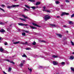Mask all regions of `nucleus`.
<instances>
[{
    "mask_svg": "<svg viewBox=\"0 0 74 74\" xmlns=\"http://www.w3.org/2000/svg\"><path fill=\"white\" fill-rule=\"evenodd\" d=\"M19 6V5H13L11 6H8L7 7V8H8V9H11L12 8H15V7H17Z\"/></svg>",
    "mask_w": 74,
    "mask_h": 74,
    "instance_id": "1",
    "label": "nucleus"
},
{
    "mask_svg": "<svg viewBox=\"0 0 74 74\" xmlns=\"http://www.w3.org/2000/svg\"><path fill=\"white\" fill-rule=\"evenodd\" d=\"M51 18L50 17V16L47 15L45 16V17L44 18V19L45 20V21H47V20H48V19H49Z\"/></svg>",
    "mask_w": 74,
    "mask_h": 74,
    "instance_id": "2",
    "label": "nucleus"
},
{
    "mask_svg": "<svg viewBox=\"0 0 74 74\" xmlns=\"http://www.w3.org/2000/svg\"><path fill=\"white\" fill-rule=\"evenodd\" d=\"M69 15V13H66V12H62V14H61V16H63L64 15Z\"/></svg>",
    "mask_w": 74,
    "mask_h": 74,
    "instance_id": "3",
    "label": "nucleus"
},
{
    "mask_svg": "<svg viewBox=\"0 0 74 74\" xmlns=\"http://www.w3.org/2000/svg\"><path fill=\"white\" fill-rule=\"evenodd\" d=\"M53 65L55 66H56V65H58V62L57 61H53Z\"/></svg>",
    "mask_w": 74,
    "mask_h": 74,
    "instance_id": "4",
    "label": "nucleus"
},
{
    "mask_svg": "<svg viewBox=\"0 0 74 74\" xmlns=\"http://www.w3.org/2000/svg\"><path fill=\"white\" fill-rule=\"evenodd\" d=\"M6 60L8 62H10V63H12L13 64H15V62H14L10 61L8 59H6Z\"/></svg>",
    "mask_w": 74,
    "mask_h": 74,
    "instance_id": "5",
    "label": "nucleus"
},
{
    "mask_svg": "<svg viewBox=\"0 0 74 74\" xmlns=\"http://www.w3.org/2000/svg\"><path fill=\"white\" fill-rule=\"evenodd\" d=\"M22 16L23 17H24V18H25V19H29V18L27 16H25L24 15H22Z\"/></svg>",
    "mask_w": 74,
    "mask_h": 74,
    "instance_id": "6",
    "label": "nucleus"
},
{
    "mask_svg": "<svg viewBox=\"0 0 74 74\" xmlns=\"http://www.w3.org/2000/svg\"><path fill=\"white\" fill-rule=\"evenodd\" d=\"M0 32H1V33H5V31L3 29H1L0 30Z\"/></svg>",
    "mask_w": 74,
    "mask_h": 74,
    "instance_id": "7",
    "label": "nucleus"
},
{
    "mask_svg": "<svg viewBox=\"0 0 74 74\" xmlns=\"http://www.w3.org/2000/svg\"><path fill=\"white\" fill-rule=\"evenodd\" d=\"M56 35L58 37H59V38H62V35L60 34H57Z\"/></svg>",
    "mask_w": 74,
    "mask_h": 74,
    "instance_id": "8",
    "label": "nucleus"
},
{
    "mask_svg": "<svg viewBox=\"0 0 74 74\" xmlns=\"http://www.w3.org/2000/svg\"><path fill=\"white\" fill-rule=\"evenodd\" d=\"M50 25L51 26V27H56V25L54 24H50Z\"/></svg>",
    "mask_w": 74,
    "mask_h": 74,
    "instance_id": "9",
    "label": "nucleus"
},
{
    "mask_svg": "<svg viewBox=\"0 0 74 74\" xmlns=\"http://www.w3.org/2000/svg\"><path fill=\"white\" fill-rule=\"evenodd\" d=\"M74 59V57L73 56H70L69 58V59H70V60H73Z\"/></svg>",
    "mask_w": 74,
    "mask_h": 74,
    "instance_id": "10",
    "label": "nucleus"
},
{
    "mask_svg": "<svg viewBox=\"0 0 74 74\" xmlns=\"http://www.w3.org/2000/svg\"><path fill=\"white\" fill-rule=\"evenodd\" d=\"M29 27L32 28V29H36V27H34L32 26L31 25L29 26Z\"/></svg>",
    "mask_w": 74,
    "mask_h": 74,
    "instance_id": "11",
    "label": "nucleus"
},
{
    "mask_svg": "<svg viewBox=\"0 0 74 74\" xmlns=\"http://www.w3.org/2000/svg\"><path fill=\"white\" fill-rule=\"evenodd\" d=\"M32 25H34V26H37L38 27H40V26H39L37 25V24L35 23H32Z\"/></svg>",
    "mask_w": 74,
    "mask_h": 74,
    "instance_id": "12",
    "label": "nucleus"
},
{
    "mask_svg": "<svg viewBox=\"0 0 74 74\" xmlns=\"http://www.w3.org/2000/svg\"><path fill=\"white\" fill-rule=\"evenodd\" d=\"M41 4V3H40V2H36V5H39V4Z\"/></svg>",
    "mask_w": 74,
    "mask_h": 74,
    "instance_id": "13",
    "label": "nucleus"
},
{
    "mask_svg": "<svg viewBox=\"0 0 74 74\" xmlns=\"http://www.w3.org/2000/svg\"><path fill=\"white\" fill-rule=\"evenodd\" d=\"M18 25L19 26H24V24L23 23H18Z\"/></svg>",
    "mask_w": 74,
    "mask_h": 74,
    "instance_id": "14",
    "label": "nucleus"
},
{
    "mask_svg": "<svg viewBox=\"0 0 74 74\" xmlns=\"http://www.w3.org/2000/svg\"><path fill=\"white\" fill-rule=\"evenodd\" d=\"M22 57L23 58H27V56L26 54H24L23 55H22Z\"/></svg>",
    "mask_w": 74,
    "mask_h": 74,
    "instance_id": "15",
    "label": "nucleus"
},
{
    "mask_svg": "<svg viewBox=\"0 0 74 74\" xmlns=\"http://www.w3.org/2000/svg\"><path fill=\"white\" fill-rule=\"evenodd\" d=\"M20 42V41H18L16 42H14L13 43L14 44H19Z\"/></svg>",
    "mask_w": 74,
    "mask_h": 74,
    "instance_id": "16",
    "label": "nucleus"
},
{
    "mask_svg": "<svg viewBox=\"0 0 74 74\" xmlns=\"http://www.w3.org/2000/svg\"><path fill=\"white\" fill-rule=\"evenodd\" d=\"M33 57H34V58H40V56H37L36 55H34V56H33Z\"/></svg>",
    "mask_w": 74,
    "mask_h": 74,
    "instance_id": "17",
    "label": "nucleus"
},
{
    "mask_svg": "<svg viewBox=\"0 0 74 74\" xmlns=\"http://www.w3.org/2000/svg\"><path fill=\"white\" fill-rule=\"evenodd\" d=\"M4 49L2 48H0V51H1V52H2L4 51Z\"/></svg>",
    "mask_w": 74,
    "mask_h": 74,
    "instance_id": "18",
    "label": "nucleus"
},
{
    "mask_svg": "<svg viewBox=\"0 0 74 74\" xmlns=\"http://www.w3.org/2000/svg\"><path fill=\"white\" fill-rule=\"evenodd\" d=\"M56 4H58L60 3V2L58 1H55Z\"/></svg>",
    "mask_w": 74,
    "mask_h": 74,
    "instance_id": "19",
    "label": "nucleus"
},
{
    "mask_svg": "<svg viewBox=\"0 0 74 74\" xmlns=\"http://www.w3.org/2000/svg\"><path fill=\"white\" fill-rule=\"evenodd\" d=\"M29 71H30V72H32V69L29 68H28Z\"/></svg>",
    "mask_w": 74,
    "mask_h": 74,
    "instance_id": "20",
    "label": "nucleus"
},
{
    "mask_svg": "<svg viewBox=\"0 0 74 74\" xmlns=\"http://www.w3.org/2000/svg\"><path fill=\"white\" fill-rule=\"evenodd\" d=\"M23 64L22 63H21L19 65V66H20L21 67H22L23 66Z\"/></svg>",
    "mask_w": 74,
    "mask_h": 74,
    "instance_id": "21",
    "label": "nucleus"
},
{
    "mask_svg": "<svg viewBox=\"0 0 74 74\" xmlns=\"http://www.w3.org/2000/svg\"><path fill=\"white\" fill-rule=\"evenodd\" d=\"M19 19L21 20V21H26V19H23V18H20Z\"/></svg>",
    "mask_w": 74,
    "mask_h": 74,
    "instance_id": "22",
    "label": "nucleus"
},
{
    "mask_svg": "<svg viewBox=\"0 0 74 74\" xmlns=\"http://www.w3.org/2000/svg\"><path fill=\"white\" fill-rule=\"evenodd\" d=\"M11 68L10 67L8 70V72H11Z\"/></svg>",
    "mask_w": 74,
    "mask_h": 74,
    "instance_id": "23",
    "label": "nucleus"
},
{
    "mask_svg": "<svg viewBox=\"0 0 74 74\" xmlns=\"http://www.w3.org/2000/svg\"><path fill=\"white\" fill-rule=\"evenodd\" d=\"M25 60H23L21 62V63L22 64H23L25 63Z\"/></svg>",
    "mask_w": 74,
    "mask_h": 74,
    "instance_id": "24",
    "label": "nucleus"
},
{
    "mask_svg": "<svg viewBox=\"0 0 74 74\" xmlns=\"http://www.w3.org/2000/svg\"><path fill=\"white\" fill-rule=\"evenodd\" d=\"M25 7H26L27 8H29V9L30 8V7H29V6H28L27 5H25Z\"/></svg>",
    "mask_w": 74,
    "mask_h": 74,
    "instance_id": "25",
    "label": "nucleus"
},
{
    "mask_svg": "<svg viewBox=\"0 0 74 74\" xmlns=\"http://www.w3.org/2000/svg\"><path fill=\"white\" fill-rule=\"evenodd\" d=\"M52 57L54 58H58V56L54 55Z\"/></svg>",
    "mask_w": 74,
    "mask_h": 74,
    "instance_id": "26",
    "label": "nucleus"
},
{
    "mask_svg": "<svg viewBox=\"0 0 74 74\" xmlns=\"http://www.w3.org/2000/svg\"><path fill=\"white\" fill-rule=\"evenodd\" d=\"M1 10H2V11L3 12H5V10H4V9H3L2 8H0V11Z\"/></svg>",
    "mask_w": 74,
    "mask_h": 74,
    "instance_id": "27",
    "label": "nucleus"
},
{
    "mask_svg": "<svg viewBox=\"0 0 74 74\" xmlns=\"http://www.w3.org/2000/svg\"><path fill=\"white\" fill-rule=\"evenodd\" d=\"M71 69L72 71H73L74 72V68H73L72 67H71Z\"/></svg>",
    "mask_w": 74,
    "mask_h": 74,
    "instance_id": "28",
    "label": "nucleus"
},
{
    "mask_svg": "<svg viewBox=\"0 0 74 74\" xmlns=\"http://www.w3.org/2000/svg\"><path fill=\"white\" fill-rule=\"evenodd\" d=\"M31 8L33 9V10H35V9H36V7L34 6H32Z\"/></svg>",
    "mask_w": 74,
    "mask_h": 74,
    "instance_id": "29",
    "label": "nucleus"
},
{
    "mask_svg": "<svg viewBox=\"0 0 74 74\" xmlns=\"http://www.w3.org/2000/svg\"><path fill=\"white\" fill-rule=\"evenodd\" d=\"M22 35L23 36H26V33L25 32H23L22 33Z\"/></svg>",
    "mask_w": 74,
    "mask_h": 74,
    "instance_id": "30",
    "label": "nucleus"
},
{
    "mask_svg": "<svg viewBox=\"0 0 74 74\" xmlns=\"http://www.w3.org/2000/svg\"><path fill=\"white\" fill-rule=\"evenodd\" d=\"M69 25H71V24H73V21H69Z\"/></svg>",
    "mask_w": 74,
    "mask_h": 74,
    "instance_id": "31",
    "label": "nucleus"
},
{
    "mask_svg": "<svg viewBox=\"0 0 74 74\" xmlns=\"http://www.w3.org/2000/svg\"><path fill=\"white\" fill-rule=\"evenodd\" d=\"M28 1H30V2H34V1H34L33 0H27Z\"/></svg>",
    "mask_w": 74,
    "mask_h": 74,
    "instance_id": "32",
    "label": "nucleus"
},
{
    "mask_svg": "<svg viewBox=\"0 0 74 74\" xmlns=\"http://www.w3.org/2000/svg\"><path fill=\"white\" fill-rule=\"evenodd\" d=\"M36 42L35 41H34L32 43V44L33 45H36Z\"/></svg>",
    "mask_w": 74,
    "mask_h": 74,
    "instance_id": "33",
    "label": "nucleus"
},
{
    "mask_svg": "<svg viewBox=\"0 0 74 74\" xmlns=\"http://www.w3.org/2000/svg\"><path fill=\"white\" fill-rule=\"evenodd\" d=\"M2 7H3V8H4L5 7V5H4L3 4H2L1 5Z\"/></svg>",
    "mask_w": 74,
    "mask_h": 74,
    "instance_id": "34",
    "label": "nucleus"
},
{
    "mask_svg": "<svg viewBox=\"0 0 74 74\" xmlns=\"http://www.w3.org/2000/svg\"><path fill=\"white\" fill-rule=\"evenodd\" d=\"M23 32H25V33H29V31L27 30H23Z\"/></svg>",
    "mask_w": 74,
    "mask_h": 74,
    "instance_id": "35",
    "label": "nucleus"
},
{
    "mask_svg": "<svg viewBox=\"0 0 74 74\" xmlns=\"http://www.w3.org/2000/svg\"><path fill=\"white\" fill-rule=\"evenodd\" d=\"M61 64L62 65H64V64H65V62H62L61 63Z\"/></svg>",
    "mask_w": 74,
    "mask_h": 74,
    "instance_id": "36",
    "label": "nucleus"
},
{
    "mask_svg": "<svg viewBox=\"0 0 74 74\" xmlns=\"http://www.w3.org/2000/svg\"><path fill=\"white\" fill-rule=\"evenodd\" d=\"M0 25H4V23H3L2 22H0Z\"/></svg>",
    "mask_w": 74,
    "mask_h": 74,
    "instance_id": "37",
    "label": "nucleus"
},
{
    "mask_svg": "<svg viewBox=\"0 0 74 74\" xmlns=\"http://www.w3.org/2000/svg\"><path fill=\"white\" fill-rule=\"evenodd\" d=\"M74 16V14H73L71 16V18H73Z\"/></svg>",
    "mask_w": 74,
    "mask_h": 74,
    "instance_id": "38",
    "label": "nucleus"
},
{
    "mask_svg": "<svg viewBox=\"0 0 74 74\" xmlns=\"http://www.w3.org/2000/svg\"><path fill=\"white\" fill-rule=\"evenodd\" d=\"M71 43L72 45H74V42H73L72 41H71Z\"/></svg>",
    "mask_w": 74,
    "mask_h": 74,
    "instance_id": "39",
    "label": "nucleus"
},
{
    "mask_svg": "<svg viewBox=\"0 0 74 74\" xmlns=\"http://www.w3.org/2000/svg\"><path fill=\"white\" fill-rule=\"evenodd\" d=\"M31 49V48H27L26 49V50H30Z\"/></svg>",
    "mask_w": 74,
    "mask_h": 74,
    "instance_id": "40",
    "label": "nucleus"
},
{
    "mask_svg": "<svg viewBox=\"0 0 74 74\" xmlns=\"http://www.w3.org/2000/svg\"><path fill=\"white\" fill-rule=\"evenodd\" d=\"M41 42H44V43H45V42H46V41H44V40H41Z\"/></svg>",
    "mask_w": 74,
    "mask_h": 74,
    "instance_id": "41",
    "label": "nucleus"
},
{
    "mask_svg": "<svg viewBox=\"0 0 74 74\" xmlns=\"http://www.w3.org/2000/svg\"><path fill=\"white\" fill-rule=\"evenodd\" d=\"M8 44V43L7 42H5L4 43V45H7Z\"/></svg>",
    "mask_w": 74,
    "mask_h": 74,
    "instance_id": "42",
    "label": "nucleus"
},
{
    "mask_svg": "<svg viewBox=\"0 0 74 74\" xmlns=\"http://www.w3.org/2000/svg\"><path fill=\"white\" fill-rule=\"evenodd\" d=\"M66 3H69V2H70L69 1L67 0H66Z\"/></svg>",
    "mask_w": 74,
    "mask_h": 74,
    "instance_id": "43",
    "label": "nucleus"
},
{
    "mask_svg": "<svg viewBox=\"0 0 74 74\" xmlns=\"http://www.w3.org/2000/svg\"><path fill=\"white\" fill-rule=\"evenodd\" d=\"M28 11L29 10L26 9H24V11Z\"/></svg>",
    "mask_w": 74,
    "mask_h": 74,
    "instance_id": "44",
    "label": "nucleus"
},
{
    "mask_svg": "<svg viewBox=\"0 0 74 74\" xmlns=\"http://www.w3.org/2000/svg\"><path fill=\"white\" fill-rule=\"evenodd\" d=\"M7 30L8 31H10V28H8L7 29Z\"/></svg>",
    "mask_w": 74,
    "mask_h": 74,
    "instance_id": "45",
    "label": "nucleus"
},
{
    "mask_svg": "<svg viewBox=\"0 0 74 74\" xmlns=\"http://www.w3.org/2000/svg\"><path fill=\"white\" fill-rule=\"evenodd\" d=\"M43 67L42 66H40L39 67V69H41V68H42Z\"/></svg>",
    "mask_w": 74,
    "mask_h": 74,
    "instance_id": "46",
    "label": "nucleus"
},
{
    "mask_svg": "<svg viewBox=\"0 0 74 74\" xmlns=\"http://www.w3.org/2000/svg\"><path fill=\"white\" fill-rule=\"evenodd\" d=\"M27 44V42H25V43H23V44H24V45H25V44Z\"/></svg>",
    "mask_w": 74,
    "mask_h": 74,
    "instance_id": "47",
    "label": "nucleus"
},
{
    "mask_svg": "<svg viewBox=\"0 0 74 74\" xmlns=\"http://www.w3.org/2000/svg\"><path fill=\"white\" fill-rule=\"evenodd\" d=\"M3 74H7V73H6L4 71H3Z\"/></svg>",
    "mask_w": 74,
    "mask_h": 74,
    "instance_id": "48",
    "label": "nucleus"
},
{
    "mask_svg": "<svg viewBox=\"0 0 74 74\" xmlns=\"http://www.w3.org/2000/svg\"><path fill=\"white\" fill-rule=\"evenodd\" d=\"M40 57L41 58H44V57L42 56H40Z\"/></svg>",
    "mask_w": 74,
    "mask_h": 74,
    "instance_id": "49",
    "label": "nucleus"
},
{
    "mask_svg": "<svg viewBox=\"0 0 74 74\" xmlns=\"http://www.w3.org/2000/svg\"><path fill=\"white\" fill-rule=\"evenodd\" d=\"M43 11H47V10L45 9H44V10H43Z\"/></svg>",
    "mask_w": 74,
    "mask_h": 74,
    "instance_id": "50",
    "label": "nucleus"
},
{
    "mask_svg": "<svg viewBox=\"0 0 74 74\" xmlns=\"http://www.w3.org/2000/svg\"><path fill=\"white\" fill-rule=\"evenodd\" d=\"M43 9H45V8H46V7H45V6H43Z\"/></svg>",
    "mask_w": 74,
    "mask_h": 74,
    "instance_id": "51",
    "label": "nucleus"
},
{
    "mask_svg": "<svg viewBox=\"0 0 74 74\" xmlns=\"http://www.w3.org/2000/svg\"><path fill=\"white\" fill-rule=\"evenodd\" d=\"M46 11L47 12H51L50 11L48 10Z\"/></svg>",
    "mask_w": 74,
    "mask_h": 74,
    "instance_id": "52",
    "label": "nucleus"
},
{
    "mask_svg": "<svg viewBox=\"0 0 74 74\" xmlns=\"http://www.w3.org/2000/svg\"><path fill=\"white\" fill-rule=\"evenodd\" d=\"M5 53H8V51H6L5 52Z\"/></svg>",
    "mask_w": 74,
    "mask_h": 74,
    "instance_id": "53",
    "label": "nucleus"
},
{
    "mask_svg": "<svg viewBox=\"0 0 74 74\" xmlns=\"http://www.w3.org/2000/svg\"><path fill=\"white\" fill-rule=\"evenodd\" d=\"M63 27H67V26L66 25H64L63 26Z\"/></svg>",
    "mask_w": 74,
    "mask_h": 74,
    "instance_id": "54",
    "label": "nucleus"
},
{
    "mask_svg": "<svg viewBox=\"0 0 74 74\" xmlns=\"http://www.w3.org/2000/svg\"><path fill=\"white\" fill-rule=\"evenodd\" d=\"M28 25H25L24 24V26H28Z\"/></svg>",
    "mask_w": 74,
    "mask_h": 74,
    "instance_id": "55",
    "label": "nucleus"
},
{
    "mask_svg": "<svg viewBox=\"0 0 74 74\" xmlns=\"http://www.w3.org/2000/svg\"><path fill=\"white\" fill-rule=\"evenodd\" d=\"M28 60H30V58H28Z\"/></svg>",
    "mask_w": 74,
    "mask_h": 74,
    "instance_id": "56",
    "label": "nucleus"
},
{
    "mask_svg": "<svg viewBox=\"0 0 74 74\" xmlns=\"http://www.w3.org/2000/svg\"><path fill=\"white\" fill-rule=\"evenodd\" d=\"M57 18H59V17H60V16H57Z\"/></svg>",
    "mask_w": 74,
    "mask_h": 74,
    "instance_id": "57",
    "label": "nucleus"
},
{
    "mask_svg": "<svg viewBox=\"0 0 74 74\" xmlns=\"http://www.w3.org/2000/svg\"><path fill=\"white\" fill-rule=\"evenodd\" d=\"M66 32H67V33H69V31H66Z\"/></svg>",
    "mask_w": 74,
    "mask_h": 74,
    "instance_id": "58",
    "label": "nucleus"
},
{
    "mask_svg": "<svg viewBox=\"0 0 74 74\" xmlns=\"http://www.w3.org/2000/svg\"><path fill=\"white\" fill-rule=\"evenodd\" d=\"M14 1H16V0H13Z\"/></svg>",
    "mask_w": 74,
    "mask_h": 74,
    "instance_id": "59",
    "label": "nucleus"
},
{
    "mask_svg": "<svg viewBox=\"0 0 74 74\" xmlns=\"http://www.w3.org/2000/svg\"><path fill=\"white\" fill-rule=\"evenodd\" d=\"M1 40V38L0 37V40Z\"/></svg>",
    "mask_w": 74,
    "mask_h": 74,
    "instance_id": "60",
    "label": "nucleus"
},
{
    "mask_svg": "<svg viewBox=\"0 0 74 74\" xmlns=\"http://www.w3.org/2000/svg\"><path fill=\"white\" fill-rule=\"evenodd\" d=\"M70 64V63H68V64Z\"/></svg>",
    "mask_w": 74,
    "mask_h": 74,
    "instance_id": "61",
    "label": "nucleus"
},
{
    "mask_svg": "<svg viewBox=\"0 0 74 74\" xmlns=\"http://www.w3.org/2000/svg\"><path fill=\"white\" fill-rule=\"evenodd\" d=\"M61 8L62 9H63V8Z\"/></svg>",
    "mask_w": 74,
    "mask_h": 74,
    "instance_id": "62",
    "label": "nucleus"
},
{
    "mask_svg": "<svg viewBox=\"0 0 74 74\" xmlns=\"http://www.w3.org/2000/svg\"><path fill=\"white\" fill-rule=\"evenodd\" d=\"M73 53L74 54V52Z\"/></svg>",
    "mask_w": 74,
    "mask_h": 74,
    "instance_id": "63",
    "label": "nucleus"
},
{
    "mask_svg": "<svg viewBox=\"0 0 74 74\" xmlns=\"http://www.w3.org/2000/svg\"><path fill=\"white\" fill-rule=\"evenodd\" d=\"M57 74H59V73H57Z\"/></svg>",
    "mask_w": 74,
    "mask_h": 74,
    "instance_id": "64",
    "label": "nucleus"
}]
</instances>
